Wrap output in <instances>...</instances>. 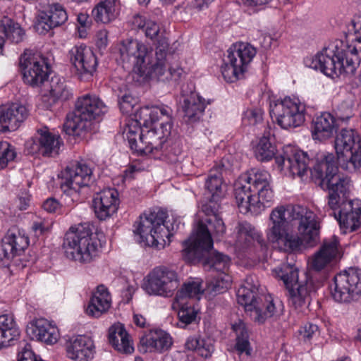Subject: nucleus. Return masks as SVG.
Listing matches in <instances>:
<instances>
[{"label": "nucleus", "mask_w": 361, "mask_h": 361, "mask_svg": "<svg viewBox=\"0 0 361 361\" xmlns=\"http://www.w3.org/2000/svg\"><path fill=\"white\" fill-rule=\"evenodd\" d=\"M318 331V326L312 323L305 324L300 331L305 341L310 340Z\"/></svg>", "instance_id": "obj_60"}, {"label": "nucleus", "mask_w": 361, "mask_h": 361, "mask_svg": "<svg viewBox=\"0 0 361 361\" xmlns=\"http://www.w3.org/2000/svg\"><path fill=\"white\" fill-rule=\"evenodd\" d=\"M26 332L31 339L49 345L56 343L59 338L57 327L44 318L31 321L27 326Z\"/></svg>", "instance_id": "obj_28"}, {"label": "nucleus", "mask_w": 361, "mask_h": 361, "mask_svg": "<svg viewBox=\"0 0 361 361\" xmlns=\"http://www.w3.org/2000/svg\"><path fill=\"white\" fill-rule=\"evenodd\" d=\"M67 357L75 361H89L94 356L93 341L87 336H77L66 341Z\"/></svg>", "instance_id": "obj_29"}, {"label": "nucleus", "mask_w": 361, "mask_h": 361, "mask_svg": "<svg viewBox=\"0 0 361 361\" xmlns=\"http://www.w3.org/2000/svg\"><path fill=\"white\" fill-rule=\"evenodd\" d=\"M20 330L11 314L0 315V349L12 345L19 338Z\"/></svg>", "instance_id": "obj_41"}, {"label": "nucleus", "mask_w": 361, "mask_h": 361, "mask_svg": "<svg viewBox=\"0 0 361 361\" xmlns=\"http://www.w3.org/2000/svg\"><path fill=\"white\" fill-rule=\"evenodd\" d=\"M140 346L143 352L163 353L169 350L172 345V338L163 330L151 331L140 338Z\"/></svg>", "instance_id": "obj_37"}, {"label": "nucleus", "mask_w": 361, "mask_h": 361, "mask_svg": "<svg viewBox=\"0 0 361 361\" xmlns=\"http://www.w3.org/2000/svg\"><path fill=\"white\" fill-rule=\"evenodd\" d=\"M135 121H133L130 125L128 126L126 129V137L130 144V148L138 151V149H142L143 147L139 145V135L142 130H145L142 124L140 123V118L136 117L135 114Z\"/></svg>", "instance_id": "obj_50"}, {"label": "nucleus", "mask_w": 361, "mask_h": 361, "mask_svg": "<svg viewBox=\"0 0 361 361\" xmlns=\"http://www.w3.org/2000/svg\"><path fill=\"white\" fill-rule=\"evenodd\" d=\"M130 23L132 29L142 30L146 37L153 40L157 39V44L159 40L165 39V38H160L159 33L160 27L159 24L151 19L147 18L145 16L141 14H135L133 16Z\"/></svg>", "instance_id": "obj_43"}, {"label": "nucleus", "mask_w": 361, "mask_h": 361, "mask_svg": "<svg viewBox=\"0 0 361 361\" xmlns=\"http://www.w3.org/2000/svg\"><path fill=\"white\" fill-rule=\"evenodd\" d=\"M88 223L72 226L66 233L63 247L66 256L80 263H90L98 255L100 243Z\"/></svg>", "instance_id": "obj_7"}, {"label": "nucleus", "mask_w": 361, "mask_h": 361, "mask_svg": "<svg viewBox=\"0 0 361 361\" xmlns=\"http://www.w3.org/2000/svg\"><path fill=\"white\" fill-rule=\"evenodd\" d=\"M317 215L300 205H281L270 213L266 230L267 240L286 252L300 248L302 243L314 246L319 240Z\"/></svg>", "instance_id": "obj_1"}, {"label": "nucleus", "mask_w": 361, "mask_h": 361, "mask_svg": "<svg viewBox=\"0 0 361 361\" xmlns=\"http://www.w3.org/2000/svg\"><path fill=\"white\" fill-rule=\"evenodd\" d=\"M227 52L228 61L234 63H238L240 68L245 71L247 66L256 55L257 50L249 43L240 42L230 48Z\"/></svg>", "instance_id": "obj_42"}, {"label": "nucleus", "mask_w": 361, "mask_h": 361, "mask_svg": "<svg viewBox=\"0 0 361 361\" xmlns=\"http://www.w3.org/2000/svg\"><path fill=\"white\" fill-rule=\"evenodd\" d=\"M18 361H41L30 349V346L26 344L18 354Z\"/></svg>", "instance_id": "obj_59"}, {"label": "nucleus", "mask_w": 361, "mask_h": 361, "mask_svg": "<svg viewBox=\"0 0 361 361\" xmlns=\"http://www.w3.org/2000/svg\"><path fill=\"white\" fill-rule=\"evenodd\" d=\"M181 97L183 98L182 109L184 113L185 122L194 124L199 122L202 118L204 109L209 102H206L199 94L195 91L188 92L182 88Z\"/></svg>", "instance_id": "obj_25"}, {"label": "nucleus", "mask_w": 361, "mask_h": 361, "mask_svg": "<svg viewBox=\"0 0 361 361\" xmlns=\"http://www.w3.org/2000/svg\"><path fill=\"white\" fill-rule=\"evenodd\" d=\"M269 114L271 119L281 128H297L305 121V105L298 99L286 97L271 103Z\"/></svg>", "instance_id": "obj_14"}, {"label": "nucleus", "mask_w": 361, "mask_h": 361, "mask_svg": "<svg viewBox=\"0 0 361 361\" xmlns=\"http://www.w3.org/2000/svg\"><path fill=\"white\" fill-rule=\"evenodd\" d=\"M331 295L338 303L357 302L361 296V269L350 268L334 277Z\"/></svg>", "instance_id": "obj_12"}, {"label": "nucleus", "mask_w": 361, "mask_h": 361, "mask_svg": "<svg viewBox=\"0 0 361 361\" xmlns=\"http://www.w3.org/2000/svg\"><path fill=\"white\" fill-rule=\"evenodd\" d=\"M88 18L89 16L86 13H80L78 16V22L81 26V27H79V32L80 37H82V31L81 30V28H85L87 27V25H89Z\"/></svg>", "instance_id": "obj_64"}, {"label": "nucleus", "mask_w": 361, "mask_h": 361, "mask_svg": "<svg viewBox=\"0 0 361 361\" xmlns=\"http://www.w3.org/2000/svg\"><path fill=\"white\" fill-rule=\"evenodd\" d=\"M160 158L165 161L174 164L177 173L187 175V167L190 161L183 154L182 145L180 141L168 140L161 150H159Z\"/></svg>", "instance_id": "obj_32"}, {"label": "nucleus", "mask_w": 361, "mask_h": 361, "mask_svg": "<svg viewBox=\"0 0 361 361\" xmlns=\"http://www.w3.org/2000/svg\"><path fill=\"white\" fill-rule=\"evenodd\" d=\"M312 137L324 140L334 135L337 131L338 125L335 117L330 113H322L313 121Z\"/></svg>", "instance_id": "obj_40"}, {"label": "nucleus", "mask_w": 361, "mask_h": 361, "mask_svg": "<svg viewBox=\"0 0 361 361\" xmlns=\"http://www.w3.org/2000/svg\"><path fill=\"white\" fill-rule=\"evenodd\" d=\"M355 97L353 95L347 96L336 107L335 114L338 119L348 121L354 114Z\"/></svg>", "instance_id": "obj_51"}, {"label": "nucleus", "mask_w": 361, "mask_h": 361, "mask_svg": "<svg viewBox=\"0 0 361 361\" xmlns=\"http://www.w3.org/2000/svg\"><path fill=\"white\" fill-rule=\"evenodd\" d=\"M180 286L176 270L166 266L154 267L145 277L142 288L151 295L170 297Z\"/></svg>", "instance_id": "obj_15"}, {"label": "nucleus", "mask_w": 361, "mask_h": 361, "mask_svg": "<svg viewBox=\"0 0 361 361\" xmlns=\"http://www.w3.org/2000/svg\"><path fill=\"white\" fill-rule=\"evenodd\" d=\"M202 293L200 283L195 281L183 283L181 288L177 292L174 301H185L187 298H192Z\"/></svg>", "instance_id": "obj_53"}, {"label": "nucleus", "mask_w": 361, "mask_h": 361, "mask_svg": "<svg viewBox=\"0 0 361 361\" xmlns=\"http://www.w3.org/2000/svg\"><path fill=\"white\" fill-rule=\"evenodd\" d=\"M111 305V298L107 288L99 285L93 292L85 312L88 316L98 318L108 311Z\"/></svg>", "instance_id": "obj_38"}, {"label": "nucleus", "mask_w": 361, "mask_h": 361, "mask_svg": "<svg viewBox=\"0 0 361 361\" xmlns=\"http://www.w3.org/2000/svg\"><path fill=\"white\" fill-rule=\"evenodd\" d=\"M109 341L115 350L124 354L134 352L133 341L123 324H114L109 329Z\"/></svg>", "instance_id": "obj_39"}, {"label": "nucleus", "mask_w": 361, "mask_h": 361, "mask_svg": "<svg viewBox=\"0 0 361 361\" xmlns=\"http://www.w3.org/2000/svg\"><path fill=\"white\" fill-rule=\"evenodd\" d=\"M341 258L339 241L336 236L323 241L319 250L311 257L310 267L319 272L326 271Z\"/></svg>", "instance_id": "obj_21"}, {"label": "nucleus", "mask_w": 361, "mask_h": 361, "mask_svg": "<svg viewBox=\"0 0 361 361\" xmlns=\"http://www.w3.org/2000/svg\"><path fill=\"white\" fill-rule=\"evenodd\" d=\"M221 204L205 203L202 207L207 216L200 221L190 237L183 242V247L193 255L201 257L213 247L212 236H222L226 232V226L220 216Z\"/></svg>", "instance_id": "obj_6"}, {"label": "nucleus", "mask_w": 361, "mask_h": 361, "mask_svg": "<svg viewBox=\"0 0 361 361\" xmlns=\"http://www.w3.org/2000/svg\"><path fill=\"white\" fill-rule=\"evenodd\" d=\"M19 63L25 83L32 87L43 85L45 87L49 73V66L45 57L27 55L25 52L21 55Z\"/></svg>", "instance_id": "obj_18"}, {"label": "nucleus", "mask_w": 361, "mask_h": 361, "mask_svg": "<svg viewBox=\"0 0 361 361\" xmlns=\"http://www.w3.org/2000/svg\"><path fill=\"white\" fill-rule=\"evenodd\" d=\"M173 308H178V326L185 328L192 323H197L200 317H198V310L186 301H174Z\"/></svg>", "instance_id": "obj_46"}, {"label": "nucleus", "mask_w": 361, "mask_h": 361, "mask_svg": "<svg viewBox=\"0 0 361 361\" xmlns=\"http://www.w3.org/2000/svg\"><path fill=\"white\" fill-rule=\"evenodd\" d=\"M92 169L85 160L75 161L67 166L63 172L61 188L64 192H78L91 182Z\"/></svg>", "instance_id": "obj_19"}, {"label": "nucleus", "mask_w": 361, "mask_h": 361, "mask_svg": "<svg viewBox=\"0 0 361 361\" xmlns=\"http://www.w3.org/2000/svg\"><path fill=\"white\" fill-rule=\"evenodd\" d=\"M29 240L27 236L18 231H9L3 238L0 247V259L9 260L15 255H20L27 246Z\"/></svg>", "instance_id": "obj_34"}, {"label": "nucleus", "mask_w": 361, "mask_h": 361, "mask_svg": "<svg viewBox=\"0 0 361 361\" xmlns=\"http://www.w3.org/2000/svg\"><path fill=\"white\" fill-rule=\"evenodd\" d=\"M119 204L118 192L107 188L97 193L92 200L94 213L100 220H105L116 212Z\"/></svg>", "instance_id": "obj_27"}, {"label": "nucleus", "mask_w": 361, "mask_h": 361, "mask_svg": "<svg viewBox=\"0 0 361 361\" xmlns=\"http://www.w3.org/2000/svg\"><path fill=\"white\" fill-rule=\"evenodd\" d=\"M340 166L350 173H361V141L355 149L345 158Z\"/></svg>", "instance_id": "obj_49"}, {"label": "nucleus", "mask_w": 361, "mask_h": 361, "mask_svg": "<svg viewBox=\"0 0 361 361\" xmlns=\"http://www.w3.org/2000/svg\"><path fill=\"white\" fill-rule=\"evenodd\" d=\"M25 35L24 30L20 27H13L12 29L9 28L8 30H6V36L12 42L18 44L23 41Z\"/></svg>", "instance_id": "obj_58"}, {"label": "nucleus", "mask_w": 361, "mask_h": 361, "mask_svg": "<svg viewBox=\"0 0 361 361\" xmlns=\"http://www.w3.org/2000/svg\"><path fill=\"white\" fill-rule=\"evenodd\" d=\"M263 120V111L259 108L247 109L243 116V122L245 125L255 126Z\"/></svg>", "instance_id": "obj_56"}, {"label": "nucleus", "mask_w": 361, "mask_h": 361, "mask_svg": "<svg viewBox=\"0 0 361 361\" xmlns=\"http://www.w3.org/2000/svg\"><path fill=\"white\" fill-rule=\"evenodd\" d=\"M360 30V36L350 44L336 40L314 56L306 57L305 66L333 79L354 75L361 61V23Z\"/></svg>", "instance_id": "obj_2"}, {"label": "nucleus", "mask_w": 361, "mask_h": 361, "mask_svg": "<svg viewBox=\"0 0 361 361\" xmlns=\"http://www.w3.org/2000/svg\"><path fill=\"white\" fill-rule=\"evenodd\" d=\"M166 219V213L160 209L141 215L140 222L134 231L140 236V242L144 243L145 245L157 247L166 243L165 238L170 241L172 231H178L180 224L175 221L170 228L168 225L164 224Z\"/></svg>", "instance_id": "obj_10"}, {"label": "nucleus", "mask_w": 361, "mask_h": 361, "mask_svg": "<svg viewBox=\"0 0 361 361\" xmlns=\"http://www.w3.org/2000/svg\"><path fill=\"white\" fill-rule=\"evenodd\" d=\"M232 329L236 334V343L235 345V351L238 354L251 351L250 344L249 342V335L245 324L240 321L232 325Z\"/></svg>", "instance_id": "obj_48"}, {"label": "nucleus", "mask_w": 361, "mask_h": 361, "mask_svg": "<svg viewBox=\"0 0 361 361\" xmlns=\"http://www.w3.org/2000/svg\"><path fill=\"white\" fill-rule=\"evenodd\" d=\"M221 71L224 79L228 82H233L240 79L245 72L238 63H229L228 56L221 67Z\"/></svg>", "instance_id": "obj_52"}, {"label": "nucleus", "mask_w": 361, "mask_h": 361, "mask_svg": "<svg viewBox=\"0 0 361 361\" xmlns=\"http://www.w3.org/2000/svg\"><path fill=\"white\" fill-rule=\"evenodd\" d=\"M70 60L77 74L92 75L97 66L93 51L85 45L73 47L69 51Z\"/></svg>", "instance_id": "obj_26"}, {"label": "nucleus", "mask_w": 361, "mask_h": 361, "mask_svg": "<svg viewBox=\"0 0 361 361\" xmlns=\"http://www.w3.org/2000/svg\"><path fill=\"white\" fill-rule=\"evenodd\" d=\"M275 161L281 170L286 169L293 177L302 178L310 170L311 154L288 146L282 154L275 157Z\"/></svg>", "instance_id": "obj_20"}, {"label": "nucleus", "mask_w": 361, "mask_h": 361, "mask_svg": "<svg viewBox=\"0 0 361 361\" xmlns=\"http://www.w3.org/2000/svg\"><path fill=\"white\" fill-rule=\"evenodd\" d=\"M231 278L228 274H219L211 282V289L216 293L225 292L230 286Z\"/></svg>", "instance_id": "obj_55"}, {"label": "nucleus", "mask_w": 361, "mask_h": 361, "mask_svg": "<svg viewBox=\"0 0 361 361\" xmlns=\"http://www.w3.org/2000/svg\"><path fill=\"white\" fill-rule=\"evenodd\" d=\"M16 157V152L13 146L8 142H0V169L6 168Z\"/></svg>", "instance_id": "obj_54"}, {"label": "nucleus", "mask_w": 361, "mask_h": 361, "mask_svg": "<svg viewBox=\"0 0 361 361\" xmlns=\"http://www.w3.org/2000/svg\"><path fill=\"white\" fill-rule=\"evenodd\" d=\"M107 111V106L97 96L83 95L77 99L75 109L66 115L63 130L69 135L79 136L90 128L92 120Z\"/></svg>", "instance_id": "obj_8"}, {"label": "nucleus", "mask_w": 361, "mask_h": 361, "mask_svg": "<svg viewBox=\"0 0 361 361\" xmlns=\"http://www.w3.org/2000/svg\"><path fill=\"white\" fill-rule=\"evenodd\" d=\"M185 347L188 350L195 351L204 358L210 357L214 350L209 338H204L198 335L188 337L185 343Z\"/></svg>", "instance_id": "obj_47"}, {"label": "nucleus", "mask_w": 361, "mask_h": 361, "mask_svg": "<svg viewBox=\"0 0 361 361\" xmlns=\"http://www.w3.org/2000/svg\"><path fill=\"white\" fill-rule=\"evenodd\" d=\"M347 192L340 195L341 200L335 209L329 206V202L324 208L329 212V216H334L339 222L341 227L345 229V233L353 232L361 225V203L359 201L348 200Z\"/></svg>", "instance_id": "obj_17"}, {"label": "nucleus", "mask_w": 361, "mask_h": 361, "mask_svg": "<svg viewBox=\"0 0 361 361\" xmlns=\"http://www.w3.org/2000/svg\"><path fill=\"white\" fill-rule=\"evenodd\" d=\"M227 171L223 160L215 164L209 170L205 180L204 188L210 195V197L206 203L221 204L220 202L225 197L226 192V184L224 177L226 175Z\"/></svg>", "instance_id": "obj_22"}, {"label": "nucleus", "mask_w": 361, "mask_h": 361, "mask_svg": "<svg viewBox=\"0 0 361 361\" xmlns=\"http://www.w3.org/2000/svg\"><path fill=\"white\" fill-rule=\"evenodd\" d=\"M276 153L274 137L269 129L265 130L256 146L255 157L260 161H268L275 157Z\"/></svg>", "instance_id": "obj_44"}, {"label": "nucleus", "mask_w": 361, "mask_h": 361, "mask_svg": "<svg viewBox=\"0 0 361 361\" xmlns=\"http://www.w3.org/2000/svg\"><path fill=\"white\" fill-rule=\"evenodd\" d=\"M136 102V98L128 94H123L118 101L120 109L124 114L131 113Z\"/></svg>", "instance_id": "obj_57"}, {"label": "nucleus", "mask_w": 361, "mask_h": 361, "mask_svg": "<svg viewBox=\"0 0 361 361\" xmlns=\"http://www.w3.org/2000/svg\"><path fill=\"white\" fill-rule=\"evenodd\" d=\"M96 44L99 49H105L108 44V31L102 30L97 34Z\"/></svg>", "instance_id": "obj_61"}, {"label": "nucleus", "mask_w": 361, "mask_h": 361, "mask_svg": "<svg viewBox=\"0 0 361 361\" xmlns=\"http://www.w3.org/2000/svg\"><path fill=\"white\" fill-rule=\"evenodd\" d=\"M208 250V252L201 257H197L189 252L187 249L183 247V255L188 260H198L202 264L204 268L209 271H216L219 274H227L230 265V258L228 256L220 253L219 252H211V250Z\"/></svg>", "instance_id": "obj_30"}, {"label": "nucleus", "mask_w": 361, "mask_h": 361, "mask_svg": "<svg viewBox=\"0 0 361 361\" xmlns=\"http://www.w3.org/2000/svg\"><path fill=\"white\" fill-rule=\"evenodd\" d=\"M47 85H49V94L43 95L42 102L47 109L51 110L56 104L68 101L73 97L71 89L65 80L59 76L52 77Z\"/></svg>", "instance_id": "obj_31"}, {"label": "nucleus", "mask_w": 361, "mask_h": 361, "mask_svg": "<svg viewBox=\"0 0 361 361\" xmlns=\"http://www.w3.org/2000/svg\"><path fill=\"white\" fill-rule=\"evenodd\" d=\"M361 141L358 134L353 129H342L335 139V149L339 165L355 149Z\"/></svg>", "instance_id": "obj_36"}, {"label": "nucleus", "mask_w": 361, "mask_h": 361, "mask_svg": "<svg viewBox=\"0 0 361 361\" xmlns=\"http://www.w3.org/2000/svg\"><path fill=\"white\" fill-rule=\"evenodd\" d=\"M276 278L281 280L288 290L289 302L295 309L307 306L310 302V294L314 290V283L304 273V280H299L298 270L288 264L274 269Z\"/></svg>", "instance_id": "obj_11"}, {"label": "nucleus", "mask_w": 361, "mask_h": 361, "mask_svg": "<svg viewBox=\"0 0 361 361\" xmlns=\"http://www.w3.org/2000/svg\"><path fill=\"white\" fill-rule=\"evenodd\" d=\"M68 19L65 9L59 4H53L48 11H41L37 16L35 27L41 33H46L54 27L63 24Z\"/></svg>", "instance_id": "obj_33"}, {"label": "nucleus", "mask_w": 361, "mask_h": 361, "mask_svg": "<svg viewBox=\"0 0 361 361\" xmlns=\"http://www.w3.org/2000/svg\"><path fill=\"white\" fill-rule=\"evenodd\" d=\"M29 115L26 106L19 103L0 106V132L16 130Z\"/></svg>", "instance_id": "obj_23"}, {"label": "nucleus", "mask_w": 361, "mask_h": 361, "mask_svg": "<svg viewBox=\"0 0 361 361\" xmlns=\"http://www.w3.org/2000/svg\"><path fill=\"white\" fill-rule=\"evenodd\" d=\"M259 281L255 276H247L243 285L238 289V302L250 313L251 319L263 324L267 319L276 313V307L271 296L258 293Z\"/></svg>", "instance_id": "obj_9"}, {"label": "nucleus", "mask_w": 361, "mask_h": 361, "mask_svg": "<svg viewBox=\"0 0 361 361\" xmlns=\"http://www.w3.org/2000/svg\"><path fill=\"white\" fill-rule=\"evenodd\" d=\"M32 228L36 235H40L49 230V226L43 221H36L33 223Z\"/></svg>", "instance_id": "obj_63"}, {"label": "nucleus", "mask_w": 361, "mask_h": 361, "mask_svg": "<svg viewBox=\"0 0 361 361\" xmlns=\"http://www.w3.org/2000/svg\"><path fill=\"white\" fill-rule=\"evenodd\" d=\"M310 178L329 192V206L335 209L341 195L348 191V180L338 173L335 156L326 152H311Z\"/></svg>", "instance_id": "obj_5"}, {"label": "nucleus", "mask_w": 361, "mask_h": 361, "mask_svg": "<svg viewBox=\"0 0 361 361\" xmlns=\"http://www.w3.org/2000/svg\"><path fill=\"white\" fill-rule=\"evenodd\" d=\"M117 10V0H101L93 8L92 14L95 21L108 23L116 18Z\"/></svg>", "instance_id": "obj_45"}, {"label": "nucleus", "mask_w": 361, "mask_h": 361, "mask_svg": "<svg viewBox=\"0 0 361 361\" xmlns=\"http://www.w3.org/2000/svg\"><path fill=\"white\" fill-rule=\"evenodd\" d=\"M168 49V41L159 40L156 47L155 58L151 56L138 75L145 79H157L162 82L177 80L181 75L182 70L169 66L166 59Z\"/></svg>", "instance_id": "obj_13"}, {"label": "nucleus", "mask_w": 361, "mask_h": 361, "mask_svg": "<svg viewBox=\"0 0 361 361\" xmlns=\"http://www.w3.org/2000/svg\"><path fill=\"white\" fill-rule=\"evenodd\" d=\"M43 208L49 213L55 212L59 208V202L54 198H49L44 202Z\"/></svg>", "instance_id": "obj_62"}, {"label": "nucleus", "mask_w": 361, "mask_h": 361, "mask_svg": "<svg viewBox=\"0 0 361 361\" xmlns=\"http://www.w3.org/2000/svg\"><path fill=\"white\" fill-rule=\"evenodd\" d=\"M236 243L242 247L253 244L258 246L262 251L267 248V243L262 234L247 221L239 222L235 227Z\"/></svg>", "instance_id": "obj_35"}, {"label": "nucleus", "mask_w": 361, "mask_h": 361, "mask_svg": "<svg viewBox=\"0 0 361 361\" xmlns=\"http://www.w3.org/2000/svg\"><path fill=\"white\" fill-rule=\"evenodd\" d=\"M136 117L145 128L139 135V145L143 149L138 151L158 155L171 134L172 109L164 105L144 106L136 111Z\"/></svg>", "instance_id": "obj_4"}, {"label": "nucleus", "mask_w": 361, "mask_h": 361, "mask_svg": "<svg viewBox=\"0 0 361 361\" xmlns=\"http://www.w3.org/2000/svg\"><path fill=\"white\" fill-rule=\"evenodd\" d=\"M37 133L39 137L26 143L29 153L39 154L44 157L57 155L62 143L60 137L49 132L47 128L38 130Z\"/></svg>", "instance_id": "obj_24"}, {"label": "nucleus", "mask_w": 361, "mask_h": 361, "mask_svg": "<svg viewBox=\"0 0 361 361\" xmlns=\"http://www.w3.org/2000/svg\"><path fill=\"white\" fill-rule=\"evenodd\" d=\"M118 51L123 66L133 68L137 74L152 55L151 48L142 42L133 38L121 41L118 44Z\"/></svg>", "instance_id": "obj_16"}, {"label": "nucleus", "mask_w": 361, "mask_h": 361, "mask_svg": "<svg viewBox=\"0 0 361 361\" xmlns=\"http://www.w3.org/2000/svg\"><path fill=\"white\" fill-rule=\"evenodd\" d=\"M268 171L252 169L242 174L235 183L234 195L239 210L243 214L257 215L274 201Z\"/></svg>", "instance_id": "obj_3"}]
</instances>
